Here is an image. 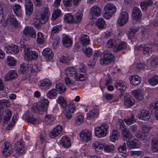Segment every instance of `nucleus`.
Here are the masks:
<instances>
[{"instance_id": "obj_1", "label": "nucleus", "mask_w": 158, "mask_h": 158, "mask_svg": "<svg viewBox=\"0 0 158 158\" xmlns=\"http://www.w3.org/2000/svg\"><path fill=\"white\" fill-rule=\"evenodd\" d=\"M49 15V9L47 6L45 7L44 11L38 12L34 19L35 27L40 28V24H45L48 20Z\"/></svg>"}, {"instance_id": "obj_2", "label": "nucleus", "mask_w": 158, "mask_h": 158, "mask_svg": "<svg viewBox=\"0 0 158 158\" xmlns=\"http://www.w3.org/2000/svg\"><path fill=\"white\" fill-rule=\"evenodd\" d=\"M117 11V8L113 4L108 3L104 7L103 16L106 19H110Z\"/></svg>"}, {"instance_id": "obj_3", "label": "nucleus", "mask_w": 158, "mask_h": 158, "mask_svg": "<svg viewBox=\"0 0 158 158\" xmlns=\"http://www.w3.org/2000/svg\"><path fill=\"white\" fill-rule=\"evenodd\" d=\"M24 53L25 59L28 61L36 60L38 57V54L35 51H31L27 45L24 46Z\"/></svg>"}, {"instance_id": "obj_4", "label": "nucleus", "mask_w": 158, "mask_h": 158, "mask_svg": "<svg viewBox=\"0 0 158 158\" xmlns=\"http://www.w3.org/2000/svg\"><path fill=\"white\" fill-rule=\"evenodd\" d=\"M23 38L26 41L35 38L36 37V32L35 29L32 27L27 26L23 29Z\"/></svg>"}, {"instance_id": "obj_5", "label": "nucleus", "mask_w": 158, "mask_h": 158, "mask_svg": "<svg viewBox=\"0 0 158 158\" xmlns=\"http://www.w3.org/2000/svg\"><path fill=\"white\" fill-rule=\"evenodd\" d=\"M109 126L106 123H103L100 126L94 128V134L95 136L98 138H102L106 136L107 134V131Z\"/></svg>"}, {"instance_id": "obj_6", "label": "nucleus", "mask_w": 158, "mask_h": 158, "mask_svg": "<svg viewBox=\"0 0 158 158\" xmlns=\"http://www.w3.org/2000/svg\"><path fill=\"white\" fill-rule=\"evenodd\" d=\"M151 128L152 127H148L144 125H143L141 127L142 131H139L135 132L134 134L137 137L142 140L146 139Z\"/></svg>"}, {"instance_id": "obj_7", "label": "nucleus", "mask_w": 158, "mask_h": 158, "mask_svg": "<svg viewBox=\"0 0 158 158\" xmlns=\"http://www.w3.org/2000/svg\"><path fill=\"white\" fill-rule=\"evenodd\" d=\"M61 29V26L60 25H56L52 28L51 35V38L52 40L53 45V46H56L59 42L60 38L57 36L56 34L58 33Z\"/></svg>"}, {"instance_id": "obj_8", "label": "nucleus", "mask_w": 158, "mask_h": 158, "mask_svg": "<svg viewBox=\"0 0 158 158\" xmlns=\"http://www.w3.org/2000/svg\"><path fill=\"white\" fill-rule=\"evenodd\" d=\"M76 110L75 105L72 103H70L65 106L64 113L66 118L70 119L73 117V114Z\"/></svg>"}, {"instance_id": "obj_9", "label": "nucleus", "mask_w": 158, "mask_h": 158, "mask_svg": "<svg viewBox=\"0 0 158 158\" xmlns=\"http://www.w3.org/2000/svg\"><path fill=\"white\" fill-rule=\"evenodd\" d=\"M114 56L111 52H106L104 54L103 58L100 60V62L101 65H105L114 61Z\"/></svg>"}, {"instance_id": "obj_10", "label": "nucleus", "mask_w": 158, "mask_h": 158, "mask_svg": "<svg viewBox=\"0 0 158 158\" xmlns=\"http://www.w3.org/2000/svg\"><path fill=\"white\" fill-rule=\"evenodd\" d=\"M102 13V9L99 6L94 5L89 10V14L90 18L96 19L100 16Z\"/></svg>"}, {"instance_id": "obj_11", "label": "nucleus", "mask_w": 158, "mask_h": 158, "mask_svg": "<svg viewBox=\"0 0 158 158\" xmlns=\"http://www.w3.org/2000/svg\"><path fill=\"white\" fill-rule=\"evenodd\" d=\"M49 103V102L47 99H44L42 100L40 102H38L36 106H33L32 108L36 109L39 112L46 111L47 110Z\"/></svg>"}, {"instance_id": "obj_12", "label": "nucleus", "mask_w": 158, "mask_h": 158, "mask_svg": "<svg viewBox=\"0 0 158 158\" xmlns=\"http://www.w3.org/2000/svg\"><path fill=\"white\" fill-rule=\"evenodd\" d=\"M4 23L2 24L3 26L5 27L8 24L10 23L14 27H16L20 25L19 23L17 21L15 18L14 15L10 14L7 17L6 20H3Z\"/></svg>"}, {"instance_id": "obj_13", "label": "nucleus", "mask_w": 158, "mask_h": 158, "mask_svg": "<svg viewBox=\"0 0 158 158\" xmlns=\"http://www.w3.org/2000/svg\"><path fill=\"white\" fill-rule=\"evenodd\" d=\"M79 136L82 140L86 142H88L92 139V132L87 129L82 130L80 133Z\"/></svg>"}, {"instance_id": "obj_14", "label": "nucleus", "mask_w": 158, "mask_h": 158, "mask_svg": "<svg viewBox=\"0 0 158 158\" xmlns=\"http://www.w3.org/2000/svg\"><path fill=\"white\" fill-rule=\"evenodd\" d=\"M15 149L16 153L19 156H21L25 153V148L22 140H20L16 143Z\"/></svg>"}, {"instance_id": "obj_15", "label": "nucleus", "mask_w": 158, "mask_h": 158, "mask_svg": "<svg viewBox=\"0 0 158 158\" xmlns=\"http://www.w3.org/2000/svg\"><path fill=\"white\" fill-rule=\"evenodd\" d=\"M129 19L128 13L125 11H122L118 19L117 23L119 26H122L128 22Z\"/></svg>"}, {"instance_id": "obj_16", "label": "nucleus", "mask_w": 158, "mask_h": 158, "mask_svg": "<svg viewBox=\"0 0 158 158\" xmlns=\"http://www.w3.org/2000/svg\"><path fill=\"white\" fill-rule=\"evenodd\" d=\"M13 152L12 146L10 143L6 142L4 143V148L2 151V155L4 156H8Z\"/></svg>"}, {"instance_id": "obj_17", "label": "nucleus", "mask_w": 158, "mask_h": 158, "mask_svg": "<svg viewBox=\"0 0 158 158\" xmlns=\"http://www.w3.org/2000/svg\"><path fill=\"white\" fill-rule=\"evenodd\" d=\"M52 82L48 78H45L40 81L38 85L42 89L47 90L52 85Z\"/></svg>"}, {"instance_id": "obj_18", "label": "nucleus", "mask_w": 158, "mask_h": 158, "mask_svg": "<svg viewBox=\"0 0 158 158\" xmlns=\"http://www.w3.org/2000/svg\"><path fill=\"white\" fill-rule=\"evenodd\" d=\"M63 127L60 125H57L49 133V136L51 138H54L58 136L61 133Z\"/></svg>"}, {"instance_id": "obj_19", "label": "nucleus", "mask_w": 158, "mask_h": 158, "mask_svg": "<svg viewBox=\"0 0 158 158\" xmlns=\"http://www.w3.org/2000/svg\"><path fill=\"white\" fill-rule=\"evenodd\" d=\"M105 145V141L103 139L94 141L92 144V148L96 151L102 150Z\"/></svg>"}, {"instance_id": "obj_20", "label": "nucleus", "mask_w": 158, "mask_h": 158, "mask_svg": "<svg viewBox=\"0 0 158 158\" xmlns=\"http://www.w3.org/2000/svg\"><path fill=\"white\" fill-rule=\"evenodd\" d=\"M26 14L27 15H30L33 11V4L31 0H26L25 3Z\"/></svg>"}, {"instance_id": "obj_21", "label": "nucleus", "mask_w": 158, "mask_h": 158, "mask_svg": "<svg viewBox=\"0 0 158 158\" xmlns=\"http://www.w3.org/2000/svg\"><path fill=\"white\" fill-rule=\"evenodd\" d=\"M4 48L7 49L6 52L8 53H12L13 52L14 53L17 54L19 51L18 46L14 44L10 45L6 44H5Z\"/></svg>"}, {"instance_id": "obj_22", "label": "nucleus", "mask_w": 158, "mask_h": 158, "mask_svg": "<svg viewBox=\"0 0 158 158\" xmlns=\"http://www.w3.org/2000/svg\"><path fill=\"white\" fill-rule=\"evenodd\" d=\"M132 16L133 19L136 21L140 20L142 13L139 9L137 7H134L132 10Z\"/></svg>"}, {"instance_id": "obj_23", "label": "nucleus", "mask_w": 158, "mask_h": 158, "mask_svg": "<svg viewBox=\"0 0 158 158\" xmlns=\"http://www.w3.org/2000/svg\"><path fill=\"white\" fill-rule=\"evenodd\" d=\"M18 75L17 72L14 70H11L7 73L4 76L5 81H9L17 78Z\"/></svg>"}, {"instance_id": "obj_24", "label": "nucleus", "mask_w": 158, "mask_h": 158, "mask_svg": "<svg viewBox=\"0 0 158 158\" xmlns=\"http://www.w3.org/2000/svg\"><path fill=\"white\" fill-rule=\"evenodd\" d=\"M133 96L138 101L142 100L144 98L143 93L140 89L133 90L131 92Z\"/></svg>"}, {"instance_id": "obj_25", "label": "nucleus", "mask_w": 158, "mask_h": 158, "mask_svg": "<svg viewBox=\"0 0 158 158\" xmlns=\"http://www.w3.org/2000/svg\"><path fill=\"white\" fill-rule=\"evenodd\" d=\"M135 102L134 99L129 95H126L124 98V105L126 108L133 106Z\"/></svg>"}, {"instance_id": "obj_26", "label": "nucleus", "mask_w": 158, "mask_h": 158, "mask_svg": "<svg viewBox=\"0 0 158 158\" xmlns=\"http://www.w3.org/2000/svg\"><path fill=\"white\" fill-rule=\"evenodd\" d=\"M151 115V114L148 111L143 110L139 114L138 117L140 119L147 121L150 118Z\"/></svg>"}, {"instance_id": "obj_27", "label": "nucleus", "mask_w": 158, "mask_h": 158, "mask_svg": "<svg viewBox=\"0 0 158 158\" xmlns=\"http://www.w3.org/2000/svg\"><path fill=\"white\" fill-rule=\"evenodd\" d=\"M131 84L134 85H137L139 84L141 81V78L139 76L135 75L130 76L129 77Z\"/></svg>"}, {"instance_id": "obj_28", "label": "nucleus", "mask_w": 158, "mask_h": 158, "mask_svg": "<svg viewBox=\"0 0 158 158\" xmlns=\"http://www.w3.org/2000/svg\"><path fill=\"white\" fill-rule=\"evenodd\" d=\"M12 9L14 13L17 17H21L22 12L21 6L19 4L15 3L12 6Z\"/></svg>"}, {"instance_id": "obj_29", "label": "nucleus", "mask_w": 158, "mask_h": 158, "mask_svg": "<svg viewBox=\"0 0 158 158\" xmlns=\"http://www.w3.org/2000/svg\"><path fill=\"white\" fill-rule=\"evenodd\" d=\"M128 146L130 148H137L139 147L141 145V143L140 141L136 139H134L129 142H127V143Z\"/></svg>"}, {"instance_id": "obj_30", "label": "nucleus", "mask_w": 158, "mask_h": 158, "mask_svg": "<svg viewBox=\"0 0 158 158\" xmlns=\"http://www.w3.org/2000/svg\"><path fill=\"white\" fill-rule=\"evenodd\" d=\"M122 133L123 138L124 140L127 141L132 138L130 131L127 128H124L122 130Z\"/></svg>"}, {"instance_id": "obj_31", "label": "nucleus", "mask_w": 158, "mask_h": 158, "mask_svg": "<svg viewBox=\"0 0 158 158\" xmlns=\"http://www.w3.org/2000/svg\"><path fill=\"white\" fill-rule=\"evenodd\" d=\"M60 144L64 148H67L71 146V141L69 138L66 136L62 137L60 140Z\"/></svg>"}, {"instance_id": "obj_32", "label": "nucleus", "mask_w": 158, "mask_h": 158, "mask_svg": "<svg viewBox=\"0 0 158 158\" xmlns=\"http://www.w3.org/2000/svg\"><path fill=\"white\" fill-rule=\"evenodd\" d=\"M118 42L114 39H110L106 43V47L109 48H112L115 52V49L116 48Z\"/></svg>"}, {"instance_id": "obj_33", "label": "nucleus", "mask_w": 158, "mask_h": 158, "mask_svg": "<svg viewBox=\"0 0 158 158\" xmlns=\"http://www.w3.org/2000/svg\"><path fill=\"white\" fill-rule=\"evenodd\" d=\"M88 76L85 73H77L74 75L75 79L77 81H85L87 80Z\"/></svg>"}, {"instance_id": "obj_34", "label": "nucleus", "mask_w": 158, "mask_h": 158, "mask_svg": "<svg viewBox=\"0 0 158 158\" xmlns=\"http://www.w3.org/2000/svg\"><path fill=\"white\" fill-rule=\"evenodd\" d=\"M43 55L47 59L50 60L53 57V53L51 50L49 48H46L44 49L42 52Z\"/></svg>"}, {"instance_id": "obj_35", "label": "nucleus", "mask_w": 158, "mask_h": 158, "mask_svg": "<svg viewBox=\"0 0 158 158\" xmlns=\"http://www.w3.org/2000/svg\"><path fill=\"white\" fill-rule=\"evenodd\" d=\"M65 72L67 76L72 77L77 73V69L73 67H68L66 68Z\"/></svg>"}, {"instance_id": "obj_36", "label": "nucleus", "mask_w": 158, "mask_h": 158, "mask_svg": "<svg viewBox=\"0 0 158 158\" xmlns=\"http://www.w3.org/2000/svg\"><path fill=\"white\" fill-rule=\"evenodd\" d=\"M139 27H131L127 34L129 39H131L135 35L136 33L139 31Z\"/></svg>"}, {"instance_id": "obj_37", "label": "nucleus", "mask_w": 158, "mask_h": 158, "mask_svg": "<svg viewBox=\"0 0 158 158\" xmlns=\"http://www.w3.org/2000/svg\"><path fill=\"white\" fill-rule=\"evenodd\" d=\"M152 45L150 43L145 44L143 47V52L146 56L150 55L152 53Z\"/></svg>"}, {"instance_id": "obj_38", "label": "nucleus", "mask_w": 158, "mask_h": 158, "mask_svg": "<svg viewBox=\"0 0 158 158\" xmlns=\"http://www.w3.org/2000/svg\"><path fill=\"white\" fill-rule=\"evenodd\" d=\"M99 110L97 109H93L90 110L87 114V118L89 119H90L94 118H97L98 116Z\"/></svg>"}, {"instance_id": "obj_39", "label": "nucleus", "mask_w": 158, "mask_h": 158, "mask_svg": "<svg viewBox=\"0 0 158 158\" xmlns=\"http://www.w3.org/2000/svg\"><path fill=\"white\" fill-rule=\"evenodd\" d=\"M55 120L54 117L51 115L47 114L44 118L45 123L47 125H52Z\"/></svg>"}, {"instance_id": "obj_40", "label": "nucleus", "mask_w": 158, "mask_h": 158, "mask_svg": "<svg viewBox=\"0 0 158 158\" xmlns=\"http://www.w3.org/2000/svg\"><path fill=\"white\" fill-rule=\"evenodd\" d=\"M115 86L117 90L122 92H124L127 88L126 84L123 81L119 82L115 84Z\"/></svg>"}, {"instance_id": "obj_41", "label": "nucleus", "mask_w": 158, "mask_h": 158, "mask_svg": "<svg viewBox=\"0 0 158 158\" xmlns=\"http://www.w3.org/2000/svg\"><path fill=\"white\" fill-rule=\"evenodd\" d=\"M80 41L83 45H87L90 42L89 37L86 35H82L81 37Z\"/></svg>"}, {"instance_id": "obj_42", "label": "nucleus", "mask_w": 158, "mask_h": 158, "mask_svg": "<svg viewBox=\"0 0 158 158\" xmlns=\"http://www.w3.org/2000/svg\"><path fill=\"white\" fill-rule=\"evenodd\" d=\"M12 111L9 109H7L3 112V120L4 122L8 121L12 115Z\"/></svg>"}, {"instance_id": "obj_43", "label": "nucleus", "mask_w": 158, "mask_h": 158, "mask_svg": "<svg viewBox=\"0 0 158 158\" xmlns=\"http://www.w3.org/2000/svg\"><path fill=\"white\" fill-rule=\"evenodd\" d=\"M119 136V134L117 130H113L112 134L110 136V140L111 142H114L118 139Z\"/></svg>"}, {"instance_id": "obj_44", "label": "nucleus", "mask_w": 158, "mask_h": 158, "mask_svg": "<svg viewBox=\"0 0 158 158\" xmlns=\"http://www.w3.org/2000/svg\"><path fill=\"white\" fill-rule=\"evenodd\" d=\"M127 47V44L126 42L124 41L119 42V43H118L116 48H115L114 49L115 52H116L120 50L125 49Z\"/></svg>"}, {"instance_id": "obj_45", "label": "nucleus", "mask_w": 158, "mask_h": 158, "mask_svg": "<svg viewBox=\"0 0 158 158\" xmlns=\"http://www.w3.org/2000/svg\"><path fill=\"white\" fill-rule=\"evenodd\" d=\"M55 88L57 92L59 94H62L66 90V87L65 85L61 83H58L55 86Z\"/></svg>"}, {"instance_id": "obj_46", "label": "nucleus", "mask_w": 158, "mask_h": 158, "mask_svg": "<svg viewBox=\"0 0 158 158\" xmlns=\"http://www.w3.org/2000/svg\"><path fill=\"white\" fill-rule=\"evenodd\" d=\"M96 24L99 29H103L104 27L105 21L102 18H99L96 20Z\"/></svg>"}, {"instance_id": "obj_47", "label": "nucleus", "mask_w": 158, "mask_h": 158, "mask_svg": "<svg viewBox=\"0 0 158 158\" xmlns=\"http://www.w3.org/2000/svg\"><path fill=\"white\" fill-rule=\"evenodd\" d=\"M124 121L127 125H129L133 124L136 122V120L134 115L133 114H131V117L125 119Z\"/></svg>"}, {"instance_id": "obj_48", "label": "nucleus", "mask_w": 158, "mask_h": 158, "mask_svg": "<svg viewBox=\"0 0 158 158\" xmlns=\"http://www.w3.org/2000/svg\"><path fill=\"white\" fill-rule=\"evenodd\" d=\"M64 20L66 23H72L74 22V18L70 14H67L64 17Z\"/></svg>"}, {"instance_id": "obj_49", "label": "nucleus", "mask_w": 158, "mask_h": 158, "mask_svg": "<svg viewBox=\"0 0 158 158\" xmlns=\"http://www.w3.org/2000/svg\"><path fill=\"white\" fill-rule=\"evenodd\" d=\"M152 5L153 1L151 0H149L142 2L140 3V6L142 10L144 11L146 10L148 6H152Z\"/></svg>"}, {"instance_id": "obj_50", "label": "nucleus", "mask_w": 158, "mask_h": 158, "mask_svg": "<svg viewBox=\"0 0 158 158\" xmlns=\"http://www.w3.org/2000/svg\"><path fill=\"white\" fill-rule=\"evenodd\" d=\"M29 71L31 72L34 73L40 71V67L36 64H28Z\"/></svg>"}, {"instance_id": "obj_51", "label": "nucleus", "mask_w": 158, "mask_h": 158, "mask_svg": "<svg viewBox=\"0 0 158 158\" xmlns=\"http://www.w3.org/2000/svg\"><path fill=\"white\" fill-rule=\"evenodd\" d=\"M149 84L153 86H155L158 84V75H155L148 79Z\"/></svg>"}, {"instance_id": "obj_52", "label": "nucleus", "mask_w": 158, "mask_h": 158, "mask_svg": "<svg viewBox=\"0 0 158 158\" xmlns=\"http://www.w3.org/2000/svg\"><path fill=\"white\" fill-rule=\"evenodd\" d=\"M45 41V38L43 34L40 32H38L37 34V42L39 44H42Z\"/></svg>"}, {"instance_id": "obj_53", "label": "nucleus", "mask_w": 158, "mask_h": 158, "mask_svg": "<svg viewBox=\"0 0 158 158\" xmlns=\"http://www.w3.org/2000/svg\"><path fill=\"white\" fill-rule=\"evenodd\" d=\"M63 44L64 47H68L72 46V42L69 38L67 37H65L63 39Z\"/></svg>"}, {"instance_id": "obj_54", "label": "nucleus", "mask_w": 158, "mask_h": 158, "mask_svg": "<svg viewBox=\"0 0 158 158\" xmlns=\"http://www.w3.org/2000/svg\"><path fill=\"white\" fill-rule=\"evenodd\" d=\"M152 105L156 109L153 112V115L156 119L158 120V101H156L152 103Z\"/></svg>"}, {"instance_id": "obj_55", "label": "nucleus", "mask_w": 158, "mask_h": 158, "mask_svg": "<svg viewBox=\"0 0 158 158\" xmlns=\"http://www.w3.org/2000/svg\"><path fill=\"white\" fill-rule=\"evenodd\" d=\"M7 62L9 66H14L16 65L17 61L14 58L11 56H8L7 57Z\"/></svg>"}, {"instance_id": "obj_56", "label": "nucleus", "mask_w": 158, "mask_h": 158, "mask_svg": "<svg viewBox=\"0 0 158 158\" xmlns=\"http://www.w3.org/2000/svg\"><path fill=\"white\" fill-rule=\"evenodd\" d=\"M149 65L152 68L157 67L158 66V58L155 57L152 59L150 62Z\"/></svg>"}, {"instance_id": "obj_57", "label": "nucleus", "mask_w": 158, "mask_h": 158, "mask_svg": "<svg viewBox=\"0 0 158 158\" xmlns=\"http://www.w3.org/2000/svg\"><path fill=\"white\" fill-rule=\"evenodd\" d=\"M19 71L20 73L22 74H24L26 73L27 72L29 71L28 64H21Z\"/></svg>"}, {"instance_id": "obj_58", "label": "nucleus", "mask_w": 158, "mask_h": 158, "mask_svg": "<svg viewBox=\"0 0 158 158\" xmlns=\"http://www.w3.org/2000/svg\"><path fill=\"white\" fill-rule=\"evenodd\" d=\"M57 94V92L56 89H52L49 91L47 94V97L49 98H52L56 97Z\"/></svg>"}, {"instance_id": "obj_59", "label": "nucleus", "mask_w": 158, "mask_h": 158, "mask_svg": "<svg viewBox=\"0 0 158 158\" xmlns=\"http://www.w3.org/2000/svg\"><path fill=\"white\" fill-rule=\"evenodd\" d=\"M61 12L60 9H57L56 10H54L53 12L52 19L54 20L60 16Z\"/></svg>"}, {"instance_id": "obj_60", "label": "nucleus", "mask_w": 158, "mask_h": 158, "mask_svg": "<svg viewBox=\"0 0 158 158\" xmlns=\"http://www.w3.org/2000/svg\"><path fill=\"white\" fill-rule=\"evenodd\" d=\"M64 80L65 84L68 86H73L74 84L73 80L69 77L68 76L65 77L64 78Z\"/></svg>"}, {"instance_id": "obj_61", "label": "nucleus", "mask_w": 158, "mask_h": 158, "mask_svg": "<svg viewBox=\"0 0 158 158\" xmlns=\"http://www.w3.org/2000/svg\"><path fill=\"white\" fill-rule=\"evenodd\" d=\"M83 120L84 116L82 115H79L77 116L75 119V123L77 125H79L83 123Z\"/></svg>"}, {"instance_id": "obj_62", "label": "nucleus", "mask_w": 158, "mask_h": 158, "mask_svg": "<svg viewBox=\"0 0 158 158\" xmlns=\"http://www.w3.org/2000/svg\"><path fill=\"white\" fill-rule=\"evenodd\" d=\"M82 17V15L80 13H77L76 14L74 18V23H77L80 22L81 20Z\"/></svg>"}, {"instance_id": "obj_63", "label": "nucleus", "mask_w": 158, "mask_h": 158, "mask_svg": "<svg viewBox=\"0 0 158 158\" xmlns=\"http://www.w3.org/2000/svg\"><path fill=\"white\" fill-rule=\"evenodd\" d=\"M57 103H59L61 106H64L67 104L66 100L64 98L61 96H59L56 99Z\"/></svg>"}, {"instance_id": "obj_64", "label": "nucleus", "mask_w": 158, "mask_h": 158, "mask_svg": "<svg viewBox=\"0 0 158 158\" xmlns=\"http://www.w3.org/2000/svg\"><path fill=\"white\" fill-rule=\"evenodd\" d=\"M104 150L107 152H112L114 149V146L113 145H106L104 146Z\"/></svg>"}]
</instances>
